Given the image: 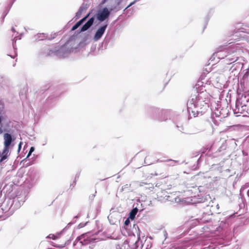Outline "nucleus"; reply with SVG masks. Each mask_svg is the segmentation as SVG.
I'll use <instances>...</instances> for the list:
<instances>
[{"label":"nucleus","mask_w":249,"mask_h":249,"mask_svg":"<svg viewBox=\"0 0 249 249\" xmlns=\"http://www.w3.org/2000/svg\"><path fill=\"white\" fill-rule=\"evenodd\" d=\"M15 65H16V63H14L13 65V67H15Z\"/></svg>","instance_id":"40"},{"label":"nucleus","mask_w":249,"mask_h":249,"mask_svg":"<svg viewBox=\"0 0 249 249\" xmlns=\"http://www.w3.org/2000/svg\"><path fill=\"white\" fill-rule=\"evenodd\" d=\"M3 139L4 147L0 159L1 163L5 162V160L10 155V149L14 146L12 143L15 141L11 134L7 133L3 134Z\"/></svg>","instance_id":"5"},{"label":"nucleus","mask_w":249,"mask_h":249,"mask_svg":"<svg viewBox=\"0 0 249 249\" xmlns=\"http://www.w3.org/2000/svg\"><path fill=\"white\" fill-rule=\"evenodd\" d=\"M8 217V216H7V215H6V212H5L4 211L1 212L0 210V218H3L4 219Z\"/></svg>","instance_id":"21"},{"label":"nucleus","mask_w":249,"mask_h":249,"mask_svg":"<svg viewBox=\"0 0 249 249\" xmlns=\"http://www.w3.org/2000/svg\"><path fill=\"white\" fill-rule=\"evenodd\" d=\"M80 214H78V215H76L75 216H74V218H78L80 217Z\"/></svg>","instance_id":"33"},{"label":"nucleus","mask_w":249,"mask_h":249,"mask_svg":"<svg viewBox=\"0 0 249 249\" xmlns=\"http://www.w3.org/2000/svg\"><path fill=\"white\" fill-rule=\"evenodd\" d=\"M107 25L108 24L106 23L97 30L93 38L94 41H97L101 39L105 33Z\"/></svg>","instance_id":"9"},{"label":"nucleus","mask_w":249,"mask_h":249,"mask_svg":"<svg viewBox=\"0 0 249 249\" xmlns=\"http://www.w3.org/2000/svg\"><path fill=\"white\" fill-rule=\"evenodd\" d=\"M75 222V221H73V222H70V223L68 224V225H72V224L74 223Z\"/></svg>","instance_id":"35"},{"label":"nucleus","mask_w":249,"mask_h":249,"mask_svg":"<svg viewBox=\"0 0 249 249\" xmlns=\"http://www.w3.org/2000/svg\"><path fill=\"white\" fill-rule=\"evenodd\" d=\"M81 14H81L80 13H79V11H77V13H76V17L77 18H79L80 17V16H81Z\"/></svg>","instance_id":"30"},{"label":"nucleus","mask_w":249,"mask_h":249,"mask_svg":"<svg viewBox=\"0 0 249 249\" xmlns=\"http://www.w3.org/2000/svg\"><path fill=\"white\" fill-rule=\"evenodd\" d=\"M83 44V42H80V43H79V46H81Z\"/></svg>","instance_id":"38"},{"label":"nucleus","mask_w":249,"mask_h":249,"mask_svg":"<svg viewBox=\"0 0 249 249\" xmlns=\"http://www.w3.org/2000/svg\"><path fill=\"white\" fill-rule=\"evenodd\" d=\"M35 39L37 40H42L47 38V36L45 34H38L35 36Z\"/></svg>","instance_id":"17"},{"label":"nucleus","mask_w":249,"mask_h":249,"mask_svg":"<svg viewBox=\"0 0 249 249\" xmlns=\"http://www.w3.org/2000/svg\"><path fill=\"white\" fill-rule=\"evenodd\" d=\"M89 13L87 14L84 18L80 19L79 21L77 22L78 23H79V25H81L88 18V17L89 16Z\"/></svg>","instance_id":"18"},{"label":"nucleus","mask_w":249,"mask_h":249,"mask_svg":"<svg viewBox=\"0 0 249 249\" xmlns=\"http://www.w3.org/2000/svg\"><path fill=\"white\" fill-rule=\"evenodd\" d=\"M110 12L107 7H104L98 11L96 14V18L100 21H104L108 19Z\"/></svg>","instance_id":"7"},{"label":"nucleus","mask_w":249,"mask_h":249,"mask_svg":"<svg viewBox=\"0 0 249 249\" xmlns=\"http://www.w3.org/2000/svg\"><path fill=\"white\" fill-rule=\"evenodd\" d=\"M129 219L130 218L128 217L125 220L124 224L125 226L128 225L130 223Z\"/></svg>","instance_id":"26"},{"label":"nucleus","mask_w":249,"mask_h":249,"mask_svg":"<svg viewBox=\"0 0 249 249\" xmlns=\"http://www.w3.org/2000/svg\"><path fill=\"white\" fill-rule=\"evenodd\" d=\"M12 31L13 32H14V33L16 32V30H15V29H14V27H12Z\"/></svg>","instance_id":"36"},{"label":"nucleus","mask_w":249,"mask_h":249,"mask_svg":"<svg viewBox=\"0 0 249 249\" xmlns=\"http://www.w3.org/2000/svg\"><path fill=\"white\" fill-rule=\"evenodd\" d=\"M150 158V156H146L145 158V160H144V163L145 164H146V165H150L151 164H152L153 162H150L149 161V159Z\"/></svg>","instance_id":"20"},{"label":"nucleus","mask_w":249,"mask_h":249,"mask_svg":"<svg viewBox=\"0 0 249 249\" xmlns=\"http://www.w3.org/2000/svg\"><path fill=\"white\" fill-rule=\"evenodd\" d=\"M247 194H248V195L249 196V190L248 191Z\"/></svg>","instance_id":"41"},{"label":"nucleus","mask_w":249,"mask_h":249,"mask_svg":"<svg viewBox=\"0 0 249 249\" xmlns=\"http://www.w3.org/2000/svg\"><path fill=\"white\" fill-rule=\"evenodd\" d=\"M94 21V18H90L87 22L82 26L81 28V32H84L89 29L93 24Z\"/></svg>","instance_id":"13"},{"label":"nucleus","mask_w":249,"mask_h":249,"mask_svg":"<svg viewBox=\"0 0 249 249\" xmlns=\"http://www.w3.org/2000/svg\"><path fill=\"white\" fill-rule=\"evenodd\" d=\"M21 35L19 36H16L14 37V39H13V52L12 53H7V55L10 56L12 58H15L17 56V53L16 51V48H15V46L14 44V43H16V41L18 39H21Z\"/></svg>","instance_id":"12"},{"label":"nucleus","mask_w":249,"mask_h":249,"mask_svg":"<svg viewBox=\"0 0 249 249\" xmlns=\"http://www.w3.org/2000/svg\"><path fill=\"white\" fill-rule=\"evenodd\" d=\"M85 10V8L84 7L81 6L80 7L79 9L78 10L79 13H80L81 14H82V12H83V11Z\"/></svg>","instance_id":"27"},{"label":"nucleus","mask_w":249,"mask_h":249,"mask_svg":"<svg viewBox=\"0 0 249 249\" xmlns=\"http://www.w3.org/2000/svg\"><path fill=\"white\" fill-rule=\"evenodd\" d=\"M173 112L169 110H162L160 112L159 120L160 121H166L168 119H172L173 118Z\"/></svg>","instance_id":"8"},{"label":"nucleus","mask_w":249,"mask_h":249,"mask_svg":"<svg viewBox=\"0 0 249 249\" xmlns=\"http://www.w3.org/2000/svg\"><path fill=\"white\" fill-rule=\"evenodd\" d=\"M1 116H0V124L1 123Z\"/></svg>","instance_id":"39"},{"label":"nucleus","mask_w":249,"mask_h":249,"mask_svg":"<svg viewBox=\"0 0 249 249\" xmlns=\"http://www.w3.org/2000/svg\"><path fill=\"white\" fill-rule=\"evenodd\" d=\"M123 1V0H114V2L117 4V5H118L120 6V4Z\"/></svg>","instance_id":"24"},{"label":"nucleus","mask_w":249,"mask_h":249,"mask_svg":"<svg viewBox=\"0 0 249 249\" xmlns=\"http://www.w3.org/2000/svg\"><path fill=\"white\" fill-rule=\"evenodd\" d=\"M116 249H129L130 247L127 240L124 241L123 243L116 245Z\"/></svg>","instance_id":"14"},{"label":"nucleus","mask_w":249,"mask_h":249,"mask_svg":"<svg viewBox=\"0 0 249 249\" xmlns=\"http://www.w3.org/2000/svg\"><path fill=\"white\" fill-rule=\"evenodd\" d=\"M35 150V148L34 147H31L30 149V151L29 152V153L27 156V158H28L32 154L33 152H34Z\"/></svg>","instance_id":"23"},{"label":"nucleus","mask_w":249,"mask_h":249,"mask_svg":"<svg viewBox=\"0 0 249 249\" xmlns=\"http://www.w3.org/2000/svg\"><path fill=\"white\" fill-rule=\"evenodd\" d=\"M47 237L49 238H52L53 239H55V236L53 234H50Z\"/></svg>","instance_id":"28"},{"label":"nucleus","mask_w":249,"mask_h":249,"mask_svg":"<svg viewBox=\"0 0 249 249\" xmlns=\"http://www.w3.org/2000/svg\"><path fill=\"white\" fill-rule=\"evenodd\" d=\"M249 186L248 183L246 184L245 185L242 186L240 190V194L241 196H242V192L248 187Z\"/></svg>","instance_id":"19"},{"label":"nucleus","mask_w":249,"mask_h":249,"mask_svg":"<svg viewBox=\"0 0 249 249\" xmlns=\"http://www.w3.org/2000/svg\"><path fill=\"white\" fill-rule=\"evenodd\" d=\"M226 147L225 145H222L219 148V149L218 150L219 151H221V149L222 148H224V149H225Z\"/></svg>","instance_id":"32"},{"label":"nucleus","mask_w":249,"mask_h":249,"mask_svg":"<svg viewBox=\"0 0 249 249\" xmlns=\"http://www.w3.org/2000/svg\"><path fill=\"white\" fill-rule=\"evenodd\" d=\"M96 232H87L77 237L73 242V246L75 249H81L83 246H86L89 244L93 243L99 238L96 236Z\"/></svg>","instance_id":"4"},{"label":"nucleus","mask_w":249,"mask_h":249,"mask_svg":"<svg viewBox=\"0 0 249 249\" xmlns=\"http://www.w3.org/2000/svg\"><path fill=\"white\" fill-rule=\"evenodd\" d=\"M172 162L171 164V165H172L173 166L176 163L178 162V161H177V160H172Z\"/></svg>","instance_id":"31"},{"label":"nucleus","mask_w":249,"mask_h":249,"mask_svg":"<svg viewBox=\"0 0 249 249\" xmlns=\"http://www.w3.org/2000/svg\"><path fill=\"white\" fill-rule=\"evenodd\" d=\"M209 98L206 92L192 95L187 103L188 112L194 117L201 115L209 107Z\"/></svg>","instance_id":"1"},{"label":"nucleus","mask_w":249,"mask_h":249,"mask_svg":"<svg viewBox=\"0 0 249 249\" xmlns=\"http://www.w3.org/2000/svg\"><path fill=\"white\" fill-rule=\"evenodd\" d=\"M80 25H79V23H78L77 22L75 24L73 27H72V29H71V30L72 31H74L75 30H76V29H77Z\"/></svg>","instance_id":"22"},{"label":"nucleus","mask_w":249,"mask_h":249,"mask_svg":"<svg viewBox=\"0 0 249 249\" xmlns=\"http://www.w3.org/2000/svg\"><path fill=\"white\" fill-rule=\"evenodd\" d=\"M138 0H135L134 1H133V2H132L131 3H130L127 6V7L126 8V9L129 8V7L131 6L132 5H133V4H134L135 3H136Z\"/></svg>","instance_id":"25"},{"label":"nucleus","mask_w":249,"mask_h":249,"mask_svg":"<svg viewBox=\"0 0 249 249\" xmlns=\"http://www.w3.org/2000/svg\"><path fill=\"white\" fill-rule=\"evenodd\" d=\"M24 202V199L21 196H16L12 198L5 199L0 206V210L1 212H6L7 216H9Z\"/></svg>","instance_id":"2"},{"label":"nucleus","mask_w":249,"mask_h":249,"mask_svg":"<svg viewBox=\"0 0 249 249\" xmlns=\"http://www.w3.org/2000/svg\"><path fill=\"white\" fill-rule=\"evenodd\" d=\"M172 121L178 130L182 132L184 130L183 122L184 120L180 116H174Z\"/></svg>","instance_id":"10"},{"label":"nucleus","mask_w":249,"mask_h":249,"mask_svg":"<svg viewBox=\"0 0 249 249\" xmlns=\"http://www.w3.org/2000/svg\"><path fill=\"white\" fill-rule=\"evenodd\" d=\"M108 9L111 13L112 11L117 12L119 11L121 9V7L120 6L117 5V4L114 2Z\"/></svg>","instance_id":"15"},{"label":"nucleus","mask_w":249,"mask_h":249,"mask_svg":"<svg viewBox=\"0 0 249 249\" xmlns=\"http://www.w3.org/2000/svg\"><path fill=\"white\" fill-rule=\"evenodd\" d=\"M227 47H220L218 49V51L213 53V57L215 58V57H217L218 59H223L225 60V55H226V53L225 52V49L227 48Z\"/></svg>","instance_id":"11"},{"label":"nucleus","mask_w":249,"mask_h":249,"mask_svg":"<svg viewBox=\"0 0 249 249\" xmlns=\"http://www.w3.org/2000/svg\"><path fill=\"white\" fill-rule=\"evenodd\" d=\"M3 133V130L2 129L1 127H0V134H2Z\"/></svg>","instance_id":"34"},{"label":"nucleus","mask_w":249,"mask_h":249,"mask_svg":"<svg viewBox=\"0 0 249 249\" xmlns=\"http://www.w3.org/2000/svg\"><path fill=\"white\" fill-rule=\"evenodd\" d=\"M229 46L225 49L226 55H225L224 62L228 65L232 64L237 61L238 55L242 52V46L238 43H230Z\"/></svg>","instance_id":"3"},{"label":"nucleus","mask_w":249,"mask_h":249,"mask_svg":"<svg viewBox=\"0 0 249 249\" xmlns=\"http://www.w3.org/2000/svg\"><path fill=\"white\" fill-rule=\"evenodd\" d=\"M71 51L72 48H68L67 44H66L55 52V55L59 58H65L69 56Z\"/></svg>","instance_id":"6"},{"label":"nucleus","mask_w":249,"mask_h":249,"mask_svg":"<svg viewBox=\"0 0 249 249\" xmlns=\"http://www.w3.org/2000/svg\"><path fill=\"white\" fill-rule=\"evenodd\" d=\"M107 0H103L102 1V4H104L106 2Z\"/></svg>","instance_id":"37"},{"label":"nucleus","mask_w":249,"mask_h":249,"mask_svg":"<svg viewBox=\"0 0 249 249\" xmlns=\"http://www.w3.org/2000/svg\"><path fill=\"white\" fill-rule=\"evenodd\" d=\"M138 211V210L137 208H133L129 213V218L132 220L134 219Z\"/></svg>","instance_id":"16"},{"label":"nucleus","mask_w":249,"mask_h":249,"mask_svg":"<svg viewBox=\"0 0 249 249\" xmlns=\"http://www.w3.org/2000/svg\"><path fill=\"white\" fill-rule=\"evenodd\" d=\"M21 144L22 142H20L18 145V151L19 152L20 150L21 147Z\"/></svg>","instance_id":"29"}]
</instances>
